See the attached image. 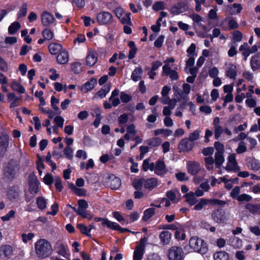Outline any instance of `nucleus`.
Here are the masks:
<instances>
[{"mask_svg": "<svg viewBox=\"0 0 260 260\" xmlns=\"http://www.w3.org/2000/svg\"><path fill=\"white\" fill-rule=\"evenodd\" d=\"M35 251L37 255L41 259L50 256L53 249L51 244L46 239H40L35 243Z\"/></svg>", "mask_w": 260, "mask_h": 260, "instance_id": "obj_1", "label": "nucleus"}, {"mask_svg": "<svg viewBox=\"0 0 260 260\" xmlns=\"http://www.w3.org/2000/svg\"><path fill=\"white\" fill-rule=\"evenodd\" d=\"M19 171V165L16 160L13 159L9 161L4 168V176L8 180H12L17 175Z\"/></svg>", "mask_w": 260, "mask_h": 260, "instance_id": "obj_2", "label": "nucleus"}, {"mask_svg": "<svg viewBox=\"0 0 260 260\" xmlns=\"http://www.w3.org/2000/svg\"><path fill=\"white\" fill-rule=\"evenodd\" d=\"M189 246L194 251L202 254L206 253L208 250L207 244L201 238L193 237L189 241Z\"/></svg>", "mask_w": 260, "mask_h": 260, "instance_id": "obj_3", "label": "nucleus"}, {"mask_svg": "<svg viewBox=\"0 0 260 260\" xmlns=\"http://www.w3.org/2000/svg\"><path fill=\"white\" fill-rule=\"evenodd\" d=\"M96 20L100 25H110L114 22L112 14L107 11H102L96 14Z\"/></svg>", "mask_w": 260, "mask_h": 260, "instance_id": "obj_4", "label": "nucleus"}, {"mask_svg": "<svg viewBox=\"0 0 260 260\" xmlns=\"http://www.w3.org/2000/svg\"><path fill=\"white\" fill-rule=\"evenodd\" d=\"M184 254L182 248L176 246L171 247L168 251V256L169 260H182Z\"/></svg>", "mask_w": 260, "mask_h": 260, "instance_id": "obj_5", "label": "nucleus"}, {"mask_svg": "<svg viewBox=\"0 0 260 260\" xmlns=\"http://www.w3.org/2000/svg\"><path fill=\"white\" fill-rule=\"evenodd\" d=\"M189 6L187 3L181 2L173 5L170 8V12L173 15H178L188 10Z\"/></svg>", "mask_w": 260, "mask_h": 260, "instance_id": "obj_6", "label": "nucleus"}, {"mask_svg": "<svg viewBox=\"0 0 260 260\" xmlns=\"http://www.w3.org/2000/svg\"><path fill=\"white\" fill-rule=\"evenodd\" d=\"M21 196V191L18 186L10 187L8 190L7 196L12 202H15L20 199Z\"/></svg>", "mask_w": 260, "mask_h": 260, "instance_id": "obj_7", "label": "nucleus"}, {"mask_svg": "<svg viewBox=\"0 0 260 260\" xmlns=\"http://www.w3.org/2000/svg\"><path fill=\"white\" fill-rule=\"evenodd\" d=\"M211 217L214 221L218 223H224L228 219L225 212L219 209L214 210L212 213Z\"/></svg>", "mask_w": 260, "mask_h": 260, "instance_id": "obj_8", "label": "nucleus"}, {"mask_svg": "<svg viewBox=\"0 0 260 260\" xmlns=\"http://www.w3.org/2000/svg\"><path fill=\"white\" fill-rule=\"evenodd\" d=\"M225 169L228 171H234V172H238L240 170V168L238 166V163L236 161L235 154H232L228 157Z\"/></svg>", "mask_w": 260, "mask_h": 260, "instance_id": "obj_9", "label": "nucleus"}, {"mask_svg": "<svg viewBox=\"0 0 260 260\" xmlns=\"http://www.w3.org/2000/svg\"><path fill=\"white\" fill-rule=\"evenodd\" d=\"M54 250L58 254L65 258H67L68 256L70 255L68 246L61 242H57L56 243L54 246Z\"/></svg>", "mask_w": 260, "mask_h": 260, "instance_id": "obj_10", "label": "nucleus"}, {"mask_svg": "<svg viewBox=\"0 0 260 260\" xmlns=\"http://www.w3.org/2000/svg\"><path fill=\"white\" fill-rule=\"evenodd\" d=\"M186 169L188 173L192 175H197L201 169L200 164L195 161H188L186 164Z\"/></svg>", "mask_w": 260, "mask_h": 260, "instance_id": "obj_11", "label": "nucleus"}, {"mask_svg": "<svg viewBox=\"0 0 260 260\" xmlns=\"http://www.w3.org/2000/svg\"><path fill=\"white\" fill-rule=\"evenodd\" d=\"M193 143L190 141L188 138L183 139L180 141L178 144V148L180 151H189L193 147Z\"/></svg>", "mask_w": 260, "mask_h": 260, "instance_id": "obj_12", "label": "nucleus"}, {"mask_svg": "<svg viewBox=\"0 0 260 260\" xmlns=\"http://www.w3.org/2000/svg\"><path fill=\"white\" fill-rule=\"evenodd\" d=\"M9 141L8 135L5 133L2 134L0 137V155H3L7 151Z\"/></svg>", "mask_w": 260, "mask_h": 260, "instance_id": "obj_13", "label": "nucleus"}, {"mask_svg": "<svg viewBox=\"0 0 260 260\" xmlns=\"http://www.w3.org/2000/svg\"><path fill=\"white\" fill-rule=\"evenodd\" d=\"M13 248L9 245L0 246V257L2 259L8 258L13 254Z\"/></svg>", "mask_w": 260, "mask_h": 260, "instance_id": "obj_14", "label": "nucleus"}, {"mask_svg": "<svg viewBox=\"0 0 260 260\" xmlns=\"http://www.w3.org/2000/svg\"><path fill=\"white\" fill-rule=\"evenodd\" d=\"M29 178V191L31 194L35 195L39 190V181L36 176Z\"/></svg>", "mask_w": 260, "mask_h": 260, "instance_id": "obj_15", "label": "nucleus"}, {"mask_svg": "<svg viewBox=\"0 0 260 260\" xmlns=\"http://www.w3.org/2000/svg\"><path fill=\"white\" fill-rule=\"evenodd\" d=\"M41 21L44 26H49L53 23L55 21V18L50 13L44 11L41 15Z\"/></svg>", "mask_w": 260, "mask_h": 260, "instance_id": "obj_16", "label": "nucleus"}, {"mask_svg": "<svg viewBox=\"0 0 260 260\" xmlns=\"http://www.w3.org/2000/svg\"><path fill=\"white\" fill-rule=\"evenodd\" d=\"M154 171L157 175L161 176L165 174L167 172L165 162L161 160H158L155 165Z\"/></svg>", "mask_w": 260, "mask_h": 260, "instance_id": "obj_17", "label": "nucleus"}, {"mask_svg": "<svg viewBox=\"0 0 260 260\" xmlns=\"http://www.w3.org/2000/svg\"><path fill=\"white\" fill-rule=\"evenodd\" d=\"M159 239L160 240L161 243L164 245H166L169 244L171 240L172 234L171 233L167 231H162L159 235Z\"/></svg>", "mask_w": 260, "mask_h": 260, "instance_id": "obj_18", "label": "nucleus"}, {"mask_svg": "<svg viewBox=\"0 0 260 260\" xmlns=\"http://www.w3.org/2000/svg\"><path fill=\"white\" fill-rule=\"evenodd\" d=\"M158 185V180L155 178L144 179V187L148 190H151Z\"/></svg>", "mask_w": 260, "mask_h": 260, "instance_id": "obj_19", "label": "nucleus"}, {"mask_svg": "<svg viewBox=\"0 0 260 260\" xmlns=\"http://www.w3.org/2000/svg\"><path fill=\"white\" fill-rule=\"evenodd\" d=\"M250 66L253 71L260 68V53H256L252 56L250 60Z\"/></svg>", "mask_w": 260, "mask_h": 260, "instance_id": "obj_20", "label": "nucleus"}, {"mask_svg": "<svg viewBox=\"0 0 260 260\" xmlns=\"http://www.w3.org/2000/svg\"><path fill=\"white\" fill-rule=\"evenodd\" d=\"M98 60L96 53L93 51H90L86 57V64L89 67L94 66Z\"/></svg>", "mask_w": 260, "mask_h": 260, "instance_id": "obj_21", "label": "nucleus"}, {"mask_svg": "<svg viewBox=\"0 0 260 260\" xmlns=\"http://www.w3.org/2000/svg\"><path fill=\"white\" fill-rule=\"evenodd\" d=\"M108 183L110 184V187L112 189H117L121 185V180L120 178L115 177L113 175L109 176Z\"/></svg>", "mask_w": 260, "mask_h": 260, "instance_id": "obj_22", "label": "nucleus"}, {"mask_svg": "<svg viewBox=\"0 0 260 260\" xmlns=\"http://www.w3.org/2000/svg\"><path fill=\"white\" fill-rule=\"evenodd\" d=\"M225 72L227 77L231 79H235L237 74L236 66L232 63L229 64L226 68Z\"/></svg>", "mask_w": 260, "mask_h": 260, "instance_id": "obj_23", "label": "nucleus"}, {"mask_svg": "<svg viewBox=\"0 0 260 260\" xmlns=\"http://www.w3.org/2000/svg\"><path fill=\"white\" fill-rule=\"evenodd\" d=\"M245 209L253 214L260 215V204L247 203L245 205Z\"/></svg>", "mask_w": 260, "mask_h": 260, "instance_id": "obj_24", "label": "nucleus"}, {"mask_svg": "<svg viewBox=\"0 0 260 260\" xmlns=\"http://www.w3.org/2000/svg\"><path fill=\"white\" fill-rule=\"evenodd\" d=\"M57 61L60 64H66L69 60V54L65 50L60 52L56 57Z\"/></svg>", "mask_w": 260, "mask_h": 260, "instance_id": "obj_25", "label": "nucleus"}, {"mask_svg": "<svg viewBox=\"0 0 260 260\" xmlns=\"http://www.w3.org/2000/svg\"><path fill=\"white\" fill-rule=\"evenodd\" d=\"M96 84V80L92 78L90 81L85 83L81 88V90L83 92H87L93 88L94 85Z\"/></svg>", "mask_w": 260, "mask_h": 260, "instance_id": "obj_26", "label": "nucleus"}, {"mask_svg": "<svg viewBox=\"0 0 260 260\" xmlns=\"http://www.w3.org/2000/svg\"><path fill=\"white\" fill-rule=\"evenodd\" d=\"M248 167L254 171H257L260 169V161L253 158L249 159L247 162Z\"/></svg>", "mask_w": 260, "mask_h": 260, "instance_id": "obj_27", "label": "nucleus"}, {"mask_svg": "<svg viewBox=\"0 0 260 260\" xmlns=\"http://www.w3.org/2000/svg\"><path fill=\"white\" fill-rule=\"evenodd\" d=\"M48 48L50 53L52 54H57L63 50L62 46L57 43H51L49 45Z\"/></svg>", "mask_w": 260, "mask_h": 260, "instance_id": "obj_28", "label": "nucleus"}, {"mask_svg": "<svg viewBox=\"0 0 260 260\" xmlns=\"http://www.w3.org/2000/svg\"><path fill=\"white\" fill-rule=\"evenodd\" d=\"M189 17L193 21V26L195 28L197 26H200L201 25L202 22L203 21V18L201 17L199 15L196 13H193L189 15Z\"/></svg>", "mask_w": 260, "mask_h": 260, "instance_id": "obj_29", "label": "nucleus"}, {"mask_svg": "<svg viewBox=\"0 0 260 260\" xmlns=\"http://www.w3.org/2000/svg\"><path fill=\"white\" fill-rule=\"evenodd\" d=\"M239 50L242 52V55L244 57V60L246 61L248 56L251 53L250 49V47L246 43H244L241 45L239 48Z\"/></svg>", "mask_w": 260, "mask_h": 260, "instance_id": "obj_30", "label": "nucleus"}, {"mask_svg": "<svg viewBox=\"0 0 260 260\" xmlns=\"http://www.w3.org/2000/svg\"><path fill=\"white\" fill-rule=\"evenodd\" d=\"M215 164L216 168H220L224 161L223 153L216 152L215 153Z\"/></svg>", "mask_w": 260, "mask_h": 260, "instance_id": "obj_31", "label": "nucleus"}, {"mask_svg": "<svg viewBox=\"0 0 260 260\" xmlns=\"http://www.w3.org/2000/svg\"><path fill=\"white\" fill-rule=\"evenodd\" d=\"M143 70L141 67L136 68L132 73L131 78L134 81H138L142 78Z\"/></svg>", "mask_w": 260, "mask_h": 260, "instance_id": "obj_32", "label": "nucleus"}, {"mask_svg": "<svg viewBox=\"0 0 260 260\" xmlns=\"http://www.w3.org/2000/svg\"><path fill=\"white\" fill-rule=\"evenodd\" d=\"M186 202L190 205L193 206L196 204L198 200L196 197L194 193L193 192H189L185 195Z\"/></svg>", "mask_w": 260, "mask_h": 260, "instance_id": "obj_33", "label": "nucleus"}, {"mask_svg": "<svg viewBox=\"0 0 260 260\" xmlns=\"http://www.w3.org/2000/svg\"><path fill=\"white\" fill-rule=\"evenodd\" d=\"M215 260H228L229 254L225 251H218L214 254Z\"/></svg>", "mask_w": 260, "mask_h": 260, "instance_id": "obj_34", "label": "nucleus"}, {"mask_svg": "<svg viewBox=\"0 0 260 260\" xmlns=\"http://www.w3.org/2000/svg\"><path fill=\"white\" fill-rule=\"evenodd\" d=\"M230 244L235 248H240L242 246V241L241 239L236 237H233L230 239Z\"/></svg>", "mask_w": 260, "mask_h": 260, "instance_id": "obj_35", "label": "nucleus"}, {"mask_svg": "<svg viewBox=\"0 0 260 260\" xmlns=\"http://www.w3.org/2000/svg\"><path fill=\"white\" fill-rule=\"evenodd\" d=\"M11 87L13 90L17 91L20 93H23L25 91L24 87L20 83L16 81L12 82L11 84Z\"/></svg>", "mask_w": 260, "mask_h": 260, "instance_id": "obj_36", "label": "nucleus"}, {"mask_svg": "<svg viewBox=\"0 0 260 260\" xmlns=\"http://www.w3.org/2000/svg\"><path fill=\"white\" fill-rule=\"evenodd\" d=\"M21 28V25L18 22L12 23L8 28V32L10 35H13Z\"/></svg>", "mask_w": 260, "mask_h": 260, "instance_id": "obj_37", "label": "nucleus"}, {"mask_svg": "<svg viewBox=\"0 0 260 260\" xmlns=\"http://www.w3.org/2000/svg\"><path fill=\"white\" fill-rule=\"evenodd\" d=\"M110 90V85L106 84L104 85L98 92L97 95L101 98L106 96L107 94Z\"/></svg>", "mask_w": 260, "mask_h": 260, "instance_id": "obj_38", "label": "nucleus"}, {"mask_svg": "<svg viewBox=\"0 0 260 260\" xmlns=\"http://www.w3.org/2000/svg\"><path fill=\"white\" fill-rule=\"evenodd\" d=\"M155 209L154 208H150L146 209L144 212L143 220L145 221L149 219L155 213Z\"/></svg>", "mask_w": 260, "mask_h": 260, "instance_id": "obj_39", "label": "nucleus"}, {"mask_svg": "<svg viewBox=\"0 0 260 260\" xmlns=\"http://www.w3.org/2000/svg\"><path fill=\"white\" fill-rule=\"evenodd\" d=\"M143 184L144 185V178L136 179L132 183L133 186L136 190H141Z\"/></svg>", "mask_w": 260, "mask_h": 260, "instance_id": "obj_40", "label": "nucleus"}, {"mask_svg": "<svg viewBox=\"0 0 260 260\" xmlns=\"http://www.w3.org/2000/svg\"><path fill=\"white\" fill-rule=\"evenodd\" d=\"M173 89L174 91V95L177 98L178 101H180L182 99H185V95H184L182 91L177 86H173Z\"/></svg>", "mask_w": 260, "mask_h": 260, "instance_id": "obj_41", "label": "nucleus"}, {"mask_svg": "<svg viewBox=\"0 0 260 260\" xmlns=\"http://www.w3.org/2000/svg\"><path fill=\"white\" fill-rule=\"evenodd\" d=\"M94 221L96 222L101 221V224L103 226H107L108 228L111 229V225H113V222L109 220L106 218H102L100 217H95L94 218Z\"/></svg>", "mask_w": 260, "mask_h": 260, "instance_id": "obj_42", "label": "nucleus"}, {"mask_svg": "<svg viewBox=\"0 0 260 260\" xmlns=\"http://www.w3.org/2000/svg\"><path fill=\"white\" fill-rule=\"evenodd\" d=\"M46 201L43 197H39L37 198L36 204L40 209H45L46 207Z\"/></svg>", "mask_w": 260, "mask_h": 260, "instance_id": "obj_43", "label": "nucleus"}, {"mask_svg": "<svg viewBox=\"0 0 260 260\" xmlns=\"http://www.w3.org/2000/svg\"><path fill=\"white\" fill-rule=\"evenodd\" d=\"M144 249L136 247L134 253L133 260H141L142 258Z\"/></svg>", "mask_w": 260, "mask_h": 260, "instance_id": "obj_44", "label": "nucleus"}, {"mask_svg": "<svg viewBox=\"0 0 260 260\" xmlns=\"http://www.w3.org/2000/svg\"><path fill=\"white\" fill-rule=\"evenodd\" d=\"M205 167L208 170H212L213 169L214 160L212 157H207L205 158Z\"/></svg>", "mask_w": 260, "mask_h": 260, "instance_id": "obj_45", "label": "nucleus"}, {"mask_svg": "<svg viewBox=\"0 0 260 260\" xmlns=\"http://www.w3.org/2000/svg\"><path fill=\"white\" fill-rule=\"evenodd\" d=\"M172 131L165 128H158L154 131V135L155 136H158L162 134L165 136H168L171 135L172 134Z\"/></svg>", "mask_w": 260, "mask_h": 260, "instance_id": "obj_46", "label": "nucleus"}, {"mask_svg": "<svg viewBox=\"0 0 260 260\" xmlns=\"http://www.w3.org/2000/svg\"><path fill=\"white\" fill-rule=\"evenodd\" d=\"M208 204V199H201L200 202L194 206L193 209L197 211L201 210L203 208L205 207L206 205Z\"/></svg>", "mask_w": 260, "mask_h": 260, "instance_id": "obj_47", "label": "nucleus"}, {"mask_svg": "<svg viewBox=\"0 0 260 260\" xmlns=\"http://www.w3.org/2000/svg\"><path fill=\"white\" fill-rule=\"evenodd\" d=\"M155 164L153 162L149 163L148 159H145L143 163V169L145 171H147L148 170L151 171H154Z\"/></svg>", "mask_w": 260, "mask_h": 260, "instance_id": "obj_48", "label": "nucleus"}, {"mask_svg": "<svg viewBox=\"0 0 260 260\" xmlns=\"http://www.w3.org/2000/svg\"><path fill=\"white\" fill-rule=\"evenodd\" d=\"M201 133V131L196 130L189 134L188 139L193 143V141L198 140L200 138Z\"/></svg>", "mask_w": 260, "mask_h": 260, "instance_id": "obj_49", "label": "nucleus"}, {"mask_svg": "<svg viewBox=\"0 0 260 260\" xmlns=\"http://www.w3.org/2000/svg\"><path fill=\"white\" fill-rule=\"evenodd\" d=\"M27 11V5L26 3H23L19 12L17 13L18 18L24 17L26 16Z\"/></svg>", "mask_w": 260, "mask_h": 260, "instance_id": "obj_50", "label": "nucleus"}, {"mask_svg": "<svg viewBox=\"0 0 260 260\" xmlns=\"http://www.w3.org/2000/svg\"><path fill=\"white\" fill-rule=\"evenodd\" d=\"M130 15V13H125V15L124 16H122L119 19L121 23L122 24L131 25L132 24V22L131 20Z\"/></svg>", "mask_w": 260, "mask_h": 260, "instance_id": "obj_51", "label": "nucleus"}, {"mask_svg": "<svg viewBox=\"0 0 260 260\" xmlns=\"http://www.w3.org/2000/svg\"><path fill=\"white\" fill-rule=\"evenodd\" d=\"M71 187L73 192L78 196H83L86 194V191L83 188H78L74 184H72Z\"/></svg>", "mask_w": 260, "mask_h": 260, "instance_id": "obj_52", "label": "nucleus"}, {"mask_svg": "<svg viewBox=\"0 0 260 260\" xmlns=\"http://www.w3.org/2000/svg\"><path fill=\"white\" fill-rule=\"evenodd\" d=\"M42 35L44 38V39L47 40H50L53 37V32L49 28H45L42 31Z\"/></svg>", "mask_w": 260, "mask_h": 260, "instance_id": "obj_53", "label": "nucleus"}, {"mask_svg": "<svg viewBox=\"0 0 260 260\" xmlns=\"http://www.w3.org/2000/svg\"><path fill=\"white\" fill-rule=\"evenodd\" d=\"M161 140L158 138H152L148 140L147 144L151 146L154 147L158 146L161 143Z\"/></svg>", "mask_w": 260, "mask_h": 260, "instance_id": "obj_54", "label": "nucleus"}, {"mask_svg": "<svg viewBox=\"0 0 260 260\" xmlns=\"http://www.w3.org/2000/svg\"><path fill=\"white\" fill-rule=\"evenodd\" d=\"M247 151V147L245 143L243 141H241L239 143L238 147L236 150L238 154H242Z\"/></svg>", "mask_w": 260, "mask_h": 260, "instance_id": "obj_55", "label": "nucleus"}, {"mask_svg": "<svg viewBox=\"0 0 260 260\" xmlns=\"http://www.w3.org/2000/svg\"><path fill=\"white\" fill-rule=\"evenodd\" d=\"M252 199V197L251 196L245 193L240 194L237 198V200L239 202H249L251 201Z\"/></svg>", "mask_w": 260, "mask_h": 260, "instance_id": "obj_56", "label": "nucleus"}, {"mask_svg": "<svg viewBox=\"0 0 260 260\" xmlns=\"http://www.w3.org/2000/svg\"><path fill=\"white\" fill-rule=\"evenodd\" d=\"M15 211L13 210H10L6 215L1 217V219L3 221H7L15 217Z\"/></svg>", "mask_w": 260, "mask_h": 260, "instance_id": "obj_57", "label": "nucleus"}, {"mask_svg": "<svg viewBox=\"0 0 260 260\" xmlns=\"http://www.w3.org/2000/svg\"><path fill=\"white\" fill-rule=\"evenodd\" d=\"M214 137L216 140H218L221 136V135L224 132V129L220 125L214 127Z\"/></svg>", "mask_w": 260, "mask_h": 260, "instance_id": "obj_58", "label": "nucleus"}, {"mask_svg": "<svg viewBox=\"0 0 260 260\" xmlns=\"http://www.w3.org/2000/svg\"><path fill=\"white\" fill-rule=\"evenodd\" d=\"M77 228L80 230V232L89 237L91 235L89 233V230H88V227H87L85 224L82 223H79L77 225Z\"/></svg>", "mask_w": 260, "mask_h": 260, "instance_id": "obj_59", "label": "nucleus"}, {"mask_svg": "<svg viewBox=\"0 0 260 260\" xmlns=\"http://www.w3.org/2000/svg\"><path fill=\"white\" fill-rule=\"evenodd\" d=\"M34 234L32 233L28 234L23 233L21 235L22 239L23 242L27 243L34 237Z\"/></svg>", "mask_w": 260, "mask_h": 260, "instance_id": "obj_60", "label": "nucleus"}, {"mask_svg": "<svg viewBox=\"0 0 260 260\" xmlns=\"http://www.w3.org/2000/svg\"><path fill=\"white\" fill-rule=\"evenodd\" d=\"M176 178L180 181H187L189 179L188 177L183 172H178L175 174Z\"/></svg>", "mask_w": 260, "mask_h": 260, "instance_id": "obj_61", "label": "nucleus"}, {"mask_svg": "<svg viewBox=\"0 0 260 260\" xmlns=\"http://www.w3.org/2000/svg\"><path fill=\"white\" fill-rule=\"evenodd\" d=\"M54 181L56 189L58 191H61L62 189V185L61 184V179L58 177H56L54 179Z\"/></svg>", "mask_w": 260, "mask_h": 260, "instance_id": "obj_62", "label": "nucleus"}, {"mask_svg": "<svg viewBox=\"0 0 260 260\" xmlns=\"http://www.w3.org/2000/svg\"><path fill=\"white\" fill-rule=\"evenodd\" d=\"M233 40L235 42H240L242 40L243 35L242 34L239 30L234 31L233 32Z\"/></svg>", "mask_w": 260, "mask_h": 260, "instance_id": "obj_63", "label": "nucleus"}, {"mask_svg": "<svg viewBox=\"0 0 260 260\" xmlns=\"http://www.w3.org/2000/svg\"><path fill=\"white\" fill-rule=\"evenodd\" d=\"M153 9L155 11H158L165 9V4L164 2H158L155 3L153 6Z\"/></svg>", "mask_w": 260, "mask_h": 260, "instance_id": "obj_64", "label": "nucleus"}]
</instances>
